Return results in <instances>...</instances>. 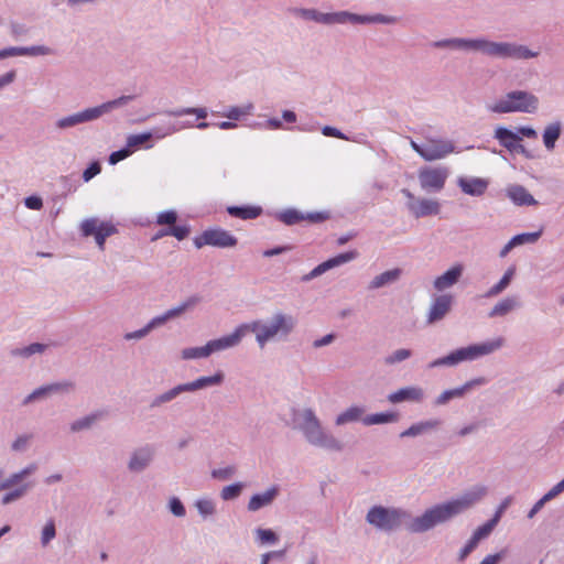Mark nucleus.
Wrapping results in <instances>:
<instances>
[{"instance_id": "1", "label": "nucleus", "mask_w": 564, "mask_h": 564, "mask_svg": "<svg viewBox=\"0 0 564 564\" xmlns=\"http://www.w3.org/2000/svg\"><path fill=\"white\" fill-rule=\"evenodd\" d=\"M486 494L485 488H478L465 494L462 498L427 509L421 517L412 520L409 525L411 532H425L434 525L445 522L456 514L471 507Z\"/></svg>"}, {"instance_id": "2", "label": "nucleus", "mask_w": 564, "mask_h": 564, "mask_svg": "<svg viewBox=\"0 0 564 564\" xmlns=\"http://www.w3.org/2000/svg\"><path fill=\"white\" fill-rule=\"evenodd\" d=\"M451 43L457 47L481 51L497 57L531 58L538 55L523 45L510 43H496L486 40H453Z\"/></svg>"}, {"instance_id": "3", "label": "nucleus", "mask_w": 564, "mask_h": 564, "mask_svg": "<svg viewBox=\"0 0 564 564\" xmlns=\"http://www.w3.org/2000/svg\"><path fill=\"white\" fill-rule=\"evenodd\" d=\"M294 13L301 15L306 20H313L318 23L324 24H334V23H345L350 21L352 23H371V22H380V23H393L395 22L394 18L386 17L382 14L377 15H358L354 13H349L346 11L336 12V13H321L314 9H295Z\"/></svg>"}, {"instance_id": "4", "label": "nucleus", "mask_w": 564, "mask_h": 564, "mask_svg": "<svg viewBox=\"0 0 564 564\" xmlns=\"http://www.w3.org/2000/svg\"><path fill=\"white\" fill-rule=\"evenodd\" d=\"M503 340L498 338L492 341L471 345L468 347L459 348L449 355L435 359L430 364V368L440 366H452L464 360H474L480 356L489 355L502 346Z\"/></svg>"}, {"instance_id": "5", "label": "nucleus", "mask_w": 564, "mask_h": 564, "mask_svg": "<svg viewBox=\"0 0 564 564\" xmlns=\"http://www.w3.org/2000/svg\"><path fill=\"white\" fill-rule=\"evenodd\" d=\"M294 319L292 316L284 314H276L273 316L270 325H264L261 322H252L251 324H243L248 327V332L256 333L257 341L260 347H264L265 343L274 336L288 335L294 327Z\"/></svg>"}, {"instance_id": "6", "label": "nucleus", "mask_w": 564, "mask_h": 564, "mask_svg": "<svg viewBox=\"0 0 564 564\" xmlns=\"http://www.w3.org/2000/svg\"><path fill=\"white\" fill-rule=\"evenodd\" d=\"M538 98L527 91L518 90L509 93L506 98L497 101L490 110L498 113L506 112H533L538 108Z\"/></svg>"}, {"instance_id": "7", "label": "nucleus", "mask_w": 564, "mask_h": 564, "mask_svg": "<svg viewBox=\"0 0 564 564\" xmlns=\"http://www.w3.org/2000/svg\"><path fill=\"white\" fill-rule=\"evenodd\" d=\"M128 99H130V97H120L118 99L105 102L100 106L88 108L78 113L62 118L57 121V127L61 129H65L83 122L98 119L104 113L110 111L115 107L122 105Z\"/></svg>"}, {"instance_id": "8", "label": "nucleus", "mask_w": 564, "mask_h": 564, "mask_svg": "<svg viewBox=\"0 0 564 564\" xmlns=\"http://www.w3.org/2000/svg\"><path fill=\"white\" fill-rule=\"evenodd\" d=\"M304 423H303V431L307 437V440L316 445L330 448V449H339L340 445L337 440H335L333 436H328L324 434L322 431L321 424L311 410H306L303 413Z\"/></svg>"}, {"instance_id": "9", "label": "nucleus", "mask_w": 564, "mask_h": 564, "mask_svg": "<svg viewBox=\"0 0 564 564\" xmlns=\"http://www.w3.org/2000/svg\"><path fill=\"white\" fill-rule=\"evenodd\" d=\"M408 513L399 509H388L383 507H373L367 514V521L378 529L391 531L400 527L402 519Z\"/></svg>"}, {"instance_id": "10", "label": "nucleus", "mask_w": 564, "mask_h": 564, "mask_svg": "<svg viewBox=\"0 0 564 564\" xmlns=\"http://www.w3.org/2000/svg\"><path fill=\"white\" fill-rule=\"evenodd\" d=\"M193 242L197 249H200L205 246L228 248L235 247L237 245V238L225 229L213 228L204 230L199 236L194 238Z\"/></svg>"}, {"instance_id": "11", "label": "nucleus", "mask_w": 564, "mask_h": 564, "mask_svg": "<svg viewBox=\"0 0 564 564\" xmlns=\"http://www.w3.org/2000/svg\"><path fill=\"white\" fill-rule=\"evenodd\" d=\"M80 231L84 237L94 236L99 249L104 250L106 239L117 234V228L110 221H100L97 218H88L82 223Z\"/></svg>"}, {"instance_id": "12", "label": "nucleus", "mask_w": 564, "mask_h": 564, "mask_svg": "<svg viewBox=\"0 0 564 564\" xmlns=\"http://www.w3.org/2000/svg\"><path fill=\"white\" fill-rule=\"evenodd\" d=\"M411 145L425 161H436L454 152L452 142L444 140H427L423 144L412 141Z\"/></svg>"}, {"instance_id": "13", "label": "nucleus", "mask_w": 564, "mask_h": 564, "mask_svg": "<svg viewBox=\"0 0 564 564\" xmlns=\"http://www.w3.org/2000/svg\"><path fill=\"white\" fill-rule=\"evenodd\" d=\"M447 178V170L442 167H425L419 172L420 184L426 191H441Z\"/></svg>"}, {"instance_id": "14", "label": "nucleus", "mask_w": 564, "mask_h": 564, "mask_svg": "<svg viewBox=\"0 0 564 564\" xmlns=\"http://www.w3.org/2000/svg\"><path fill=\"white\" fill-rule=\"evenodd\" d=\"M247 332L248 327L240 325L232 334L208 341L207 345L210 354L238 345Z\"/></svg>"}, {"instance_id": "15", "label": "nucleus", "mask_w": 564, "mask_h": 564, "mask_svg": "<svg viewBox=\"0 0 564 564\" xmlns=\"http://www.w3.org/2000/svg\"><path fill=\"white\" fill-rule=\"evenodd\" d=\"M186 307H187V304H183V305H181L178 307L169 310L164 315L158 316V317L153 318L144 328H142V329L138 330V332H134V333L127 334L126 338L127 339H132V338H141V337H143L154 326L161 325L164 322H166L167 319L181 315L186 310Z\"/></svg>"}, {"instance_id": "16", "label": "nucleus", "mask_w": 564, "mask_h": 564, "mask_svg": "<svg viewBox=\"0 0 564 564\" xmlns=\"http://www.w3.org/2000/svg\"><path fill=\"white\" fill-rule=\"evenodd\" d=\"M452 296L451 295H441L435 299L433 302L427 323L433 324L440 319H442L451 310L452 306Z\"/></svg>"}, {"instance_id": "17", "label": "nucleus", "mask_w": 564, "mask_h": 564, "mask_svg": "<svg viewBox=\"0 0 564 564\" xmlns=\"http://www.w3.org/2000/svg\"><path fill=\"white\" fill-rule=\"evenodd\" d=\"M409 208L416 218L440 213V204L433 199H419L417 202L410 203Z\"/></svg>"}, {"instance_id": "18", "label": "nucleus", "mask_w": 564, "mask_h": 564, "mask_svg": "<svg viewBox=\"0 0 564 564\" xmlns=\"http://www.w3.org/2000/svg\"><path fill=\"white\" fill-rule=\"evenodd\" d=\"M423 399V390L419 387H405L388 395L391 403L403 401L419 402Z\"/></svg>"}, {"instance_id": "19", "label": "nucleus", "mask_w": 564, "mask_h": 564, "mask_svg": "<svg viewBox=\"0 0 564 564\" xmlns=\"http://www.w3.org/2000/svg\"><path fill=\"white\" fill-rule=\"evenodd\" d=\"M485 382H486V380L484 378H479V379H475V380L466 382L460 388L446 390L437 397L435 403L437 405L445 404L454 398L463 397L465 394V392L468 391L469 389H471L474 386L484 384Z\"/></svg>"}, {"instance_id": "20", "label": "nucleus", "mask_w": 564, "mask_h": 564, "mask_svg": "<svg viewBox=\"0 0 564 564\" xmlns=\"http://www.w3.org/2000/svg\"><path fill=\"white\" fill-rule=\"evenodd\" d=\"M355 251H349L345 253H340L332 259H328L327 261L318 264L313 271L310 273V278H315L324 272H326L328 269H332L334 267H337L339 264L346 263L356 257Z\"/></svg>"}, {"instance_id": "21", "label": "nucleus", "mask_w": 564, "mask_h": 564, "mask_svg": "<svg viewBox=\"0 0 564 564\" xmlns=\"http://www.w3.org/2000/svg\"><path fill=\"white\" fill-rule=\"evenodd\" d=\"M463 273V265L456 264L447 270L444 274L440 275L434 281V288L437 291H443L454 285Z\"/></svg>"}, {"instance_id": "22", "label": "nucleus", "mask_w": 564, "mask_h": 564, "mask_svg": "<svg viewBox=\"0 0 564 564\" xmlns=\"http://www.w3.org/2000/svg\"><path fill=\"white\" fill-rule=\"evenodd\" d=\"M462 191L466 194L480 196L488 187V182L482 178H462L459 181Z\"/></svg>"}, {"instance_id": "23", "label": "nucleus", "mask_w": 564, "mask_h": 564, "mask_svg": "<svg viewBox=\"0 0 564 564\" xmlns=\"http://www.w3.org/2000/svg\"><path fill=\"white\" fill-rule=\"evenodd\" d=\"M227 212L232 217L248 220L259 217L262 213V208L260 206H229Z\"/></svg>"}, {"instance_id": "24", "label": "nucleus", "mask_w": 564, "mask_h": 564, "mask_svg": "<svg viewBox=\"0 0 564 564\" xmlns=\"http://www.w3.org/2000/svg\"><path fill=\"white\" fill-rule=\"evenodd\" d=\"M276 494V488H270L263 494L252 496L248 503V509L250 511H257L260 508L270 505L273 501Z\"/></svg>"}, {"instance_id": "25", "label": "nucleus", "mask_w": 564, "mask_h": 564, "mask_svg": "<svg viewBox=\"0 0 564 564\" xmlns=\"http://www.w3.org/2000/svg\"><path fill=\"white\" fill-rule=\"evenodd\" d=\"M191 229L187 225L177 227H165L160 229L152 238L153 241L159 240L166 236L175 237L177 240H184L189 235Z\"/></svg>"}, {"instance_id": "26", "label": "nucleus", "mask_w": 564, "mask_h": 564, "mask_svg": "<svg viewBox=\"0 0 564 564\" xmlns=\"http://www.w3.org/2000/svg\"><path fill=\"white\" fill-rule=\"evenodd\" d=\"M223 380H224V375L221 372H217L214 376L200 377L197 380L189 382V383H185V384H186L187 391H195V390H199L205 387H208V386L220 384L223 382Z\"/></svg>"}, {"instance_id": "27", "label": "nucleus", "mask_w": 564, "mask_h": 564, "mask_svg": "<svg viewBox=\"0 0 564 564\" xmlns=\"http://www.w3.org/2000/svg\"><path fill=\"white\" fill-rule=\"evenodd\" d=\"M509 197L518 205H533L535 199L533 196L522 186H512L508 191Z\"/></svg>"}, {"instance_id": "28", "label": "nucleus", "mask_w": 564, "mask_h": 564, "mask_svg": "<svg viewBox=\"0 0 564 564\" xmlns=\"http://www.w3.org/2000/svg\"><path fill=\"white\" fill-rule=\"evenodd\" d=\"M440 424H441V422L438 420H430V421L413 424L408 430H405L401 433V437L416 436L426 431L436 429Z\"/></svg>"}, {"instance_id": "29", "label": "nucleus", "mask_w": 564, "mask_h": 564, "mask_svg": "<svg viewBox=\"0 0 564 564\" xmlns=\"http://www.w3.org/2000/svg\"><path fill=\"white\" fill-rule=\"evenodd\" d=\"M151 456L152 454L149 449L142 448L137 451L130 459L129 468L133 471L143 469L151 460Z\"/></svg>"}, {"instance_id": "30", "label": "nucleus", "mask_w": 564, "mask_h": 564, "mask_svg": "<svg viewBox=\"0 0 564 564\" xmlns=\"http://www.w3.org/2000/svg\"><path fill=\"white\" fill-rule=\"evenodd\" d=\"M518 306L516 297H506L499 301L490 311L489 316H505Z\"/></svg>"}, {"instance_id": "31", "label": "nucleus", "mask_w": 564, "mask_h": 564, "mask_svg": "<svg viewBox=\"0 0 564 564\" xmlns=\"http://www.w3.org/2000/svg\"><path fill=\"white\" fill-rule=\"evenodd\" d=\"M401 274L400 269H393L386 271L379 275H377L371 282L369 288L370 289H379L382 288L386 284L392 283L399 279Z\"/></svg>"}, {"instance_id": "32", "label": "nucleus", "mask_w": 564, "mask_h": 564, "mask_svg": "<svg viewBox=\"0 0 564 564\" xmlns=\"http://www.w3.org/2000/svg\"><path fill=\"white\" fill-rule=\"evenodd\" d=\"M495 137L505 148L509 150L514 149L517 143L520 141V138L516 133L506 128H498L496 130Z\"/></svg>"}, {"instance_id": "33", "label": "nucleus", "mask_w": 564, "mask_h": 564, "mask_svg": "<svg viewBox=\"0 0 564 564\" xmlns=\"http://www.w3.org/2000/svg\"><path fill=\"white\" fill-rule=\"evenodd\" d=\"M50 50L44 46H36L31 48H18V47H11L7 50L0 51V58H6L8 56L13 55H24V54H47Z\"/></svg>"}, {"instance_id": "34", "label": "nucleus", "mask_w": 564, "mask_h": 564, "mask_svg": "<svg viewBox=\"0 0 564 564\" xmlns=\"http://www.w3.org/2000/svg\"><path fill=\"white\" fill-rule=\"evenodd\" d=\"M561 134V126L560 123H552L549 124L543 133V142L546 149L553 150L555 147L556 140L560 138Z\"/></svg>"}, {"instance_id": "35", "label": "nucleus", "mask_w": 564, "mask_h": 564, "mask_svg": "<svg viewBox=\"0 0 564 564\" xmlns=\"http://www.w3.org/2000/svg\"><path fill=\"white\" fill-rule=\"evenodd\" d=\"M499 519H500V513L497 512L491 520H489L485 524L480 525L474 532V534L471 535V539L475 540L477 543H479L482 539H486L491 533V531L498 523Z\"/></svg>"}, {"instance_id": "36", "label": "nucleus", "mask_w": 564, "mask_h": 564, "mask_svg": "<svg viewBox=\"0 0 564 564\" xmlns=\"http://www.w3.org/2000/svg\"><path fill=\"white\" fill-rule=\"evenodd\" d=\"M364 410L359 406H351L340 413L336 419L337 425H343L349 422L357 421L361 417Z\"/></svg>"}, {"instance_id": "37", "label": "nucleus", "mask_w": 564, "mask_h": 564, "mask_svg": "<svg viewBox=\"0 0 564 564\" xmlns=\"http://www.w3.org/2000/svg\"><path fill=\"white\" fill-rule=\"evenodd\" d=\"M398 420L395 413H377L371 414L362 419L366 425L382 424L388 422H394Z\"/></svg>"}, {"instance_id": "38", "label": "nucleus", "mask_w": 564, "mask_h": 564, "mask_svg": "<svg viewBox=\"0 0 564 564\" xmlns=\"http://www.w3.org/2000/svg\"><path fill=\"white\" fill-rule=\"evenodd\" d=\"M177 213L175 210H164L158 214L156 224L159 226L177 227Z\"/></svg>"}, {"instance_id": "39", "label": "nucleus", "mask_w": 564, "mask_h": 564, "mask_svg": "<svg viewBox=\"0 0 564 564\" xmlns=\"http://www.w3.org/2000/svg\"><path fill=\"white\" fill-rule=\"evenodd\" d=\"M209 355H210V349L208 348L207 344L203 347L186 348L182 351L183 359L202 358V357H208Z\"/></svg>"}, {"instance_id": "40", "label": "nucleus", "mask_w": 564, "mask_h": 564, "mask_svg": "<svg viewBox=\"0 0 564 564\" xmlns=\"http://www.w3.org/2000/svg\"><path fill=\"white\" fill-rule=\"evenodd\" d=\"M70 387V384L68 383H55V384H50V386H46V387H43V388H40L37 390H35L33 393H31L25 402H29L35 398H39L41 395H44L46 394L47 392H52V391H58V390H63V389H68Z\"/></svg>"}, {"instance_id": "41", "label": "nucleus", "mask_w": 564, "mask_h": 564, "mask_svg": "<svg viewBox=\"0 0 564 564\" xmlns=\"http://www.w3.org/2000/svg\"><path fill=\"white\" fill-rule=\"evenodd\" d=\"M184 391H187V388H186V384H180L173 389H171L170 391L161 394L153 403V405H158L160 403H164V402H169L171 401L172 399H174L177 394H180L181 392H184Z\"/></svg>"}, {"instance_id": "42", "label": "nucleus", "mask_w": 564, "mask_h": 564, "mask_svg": "<svg viewBox=\"0 0 564 564\" xmlns=\"http://www.w3.org/2000/svg\"><path fill=\"white\" fill-rule=\"evenodd\" d=\"M305 216L294 209H288L280 215V219L286 225H294L304 220Z\"/></svg>"}, {"instance_id": "43", "label": "nucleus", "mask_w": 564, "mask_h": 564, "mask_svg": "<svg viewBox=\"0 0 564 564\" xmlns=\"http://www.w3.org/2000/svg\"><path fill=\"white\" fill-rule=\"evenodd\" d=\"M541 234V230L536 232L520 234L512 237V240L513 243H516V246H520L523 243H533L540 238Z\"/></svg>"}, {"instance_id": "44", "label": "nucleus", "mask_w": 564, "mask_h": 564, "mask_svg": "<svg viewBox=\"0 0 564 564\" xmlns=\"http://www.w3.org/2000/svg\"><path fill=\"white\" fill-rule=\"evenodd\" d=\"M241 489H242L241 484H232V485L224 487L220 496L224 500H231V499L237 498L240 495Z\"/></svg>"}, {"instance_id": "45", "label": "nucleus", "mask_w": 564, "mask_h": 564, "mask_svg": "<svg viewBox=\"0 0 564 564\" xmlns=\"http://www.w3.org/2000/svg\"><path fill=\"white\" fill-rule=\"evenodd\" d=\"M99 417H100L99 413L90 414V415H88V416H86V417H84L82 420L75 421L72 424L70 429L74 432L80 431L83 429H87Z\"/></svg>"}, {"instance_id": "46", "label": "nucleus", "mask_w": 564, "mask_h": 564, "mask_svg": "<svg viewBox=\"0 0 564 564\" xmlns=\"http://www.w3.org/2000/svg\"><path fill=\"white\" fill-rule=\"evenodd\" d=\"M411 356V350L409 349H398L390 356L386 358L387 365H393L397 362H401L405 359H408Z\"/></svg>"}, {"instance_id": "47", "label": "nucleus", "mask_w": 564, "mask_h": 564, "mask_svg": "<svg viewBox=\"0 0 564 564\" xmlns=\"http://www.w3.org/2000/svg\"><path fill=\"white\" fill-rule=\"evenodd\" d=\"M151 139V133L132 134L128 138L127 144L129 148H135L148 142Z\"/></svg>"}, {"instance_id": "48", "label": "nucleus", "mask_w": 564, "mask_h": 564, "mask_svg": "<svg viewBox=\"0 0 564 564\" xmlns=\"http://www.w3.org/2000/svg\"><path fill=\"white\" fill-rule=\"evenodd\" d=\"M55 536V524L51 520L48 521L42 531V544L46 545Z\"/></svg>"}, {"instance_id": "49", "label": "nucleus", "mask_w": 564, "mask_h": 564, "mask_svg": "<svg viewBox=\"0 0 564 564\" xmlns=\"http://www.w3.org/2000/svg\"><path fill=\"white\" fill-rule=\"evenodd\" d=\"M257 534L261 543H275L278 541L275 533L268 529H259Z\"/></svg>"}, {"instance_id": "50", "label": "nucleus", "mask_w": 564, "mask_h": 564, "mask_svg": "<svg viewBox=\"0 0 564 564\" xmlns=\"http://www.w3.org/2000/svg\"><path fill=\"white\" fill-rule=\"evenodd\" d=\"M196 507L198 511L204 516L212 514L215 510L213 501L207 499L198 500L196 502Z\"/></svg>"}, {"instance_id": "51", "label": "nucleus", "mask_w": 564, "mask_h": 564, "mask_svg": "<svg viewBox=\"0 0 564 564\" xmlns=\"http://www.w3.org/2000/svg\"><path fill=\"white\" fill-rule=\"evenodd\" d=\"M101 171L100 164L98 162L91 163L83 173V178L85 182L90 181Z\"/></svg>"}, {"instance_id": "52", "label": "nucleus", "mask_w": 564, "mask_h": 564, "mask_svg": "<svg viewBox=\"0 0 564 564\" xmlns=\"http://www.w3.org/2000/svg\"><path fill=\"white\" fill-rule=\"evenodd\" d=\"M26 489H28V485H24L14 491L8 492L7 495L3 496L2 503L7 505V503L20 498L21 496H23V494L26 491Z\"/></svg>"}, {"instance_id": "53", "label": "nucleus", "mask_w": 564, "mask_h": 564, "mask_svg": "<svg viewBox=\"0 0 564 564\" xmlns=\"http://www.w3.org/2000/svg\"><path fill=\"white\" fill-rule=\"evenodd\" d=\"M175 116H183V115H191V113H194L197 116V118H200V119H204L206 118L207 116V112L205 109L203 108H186V109H181V110H177L175 112H173Z\"/></svg>"}, {"instance_id": "54", "label": "nucleus", "mask_w": 564, "mask_h": 564, "mask_svg": "<svg viewBox=\"0 0 564 564\" xmlns=\"http://www.w3.org/2000/svg\"><path fill=\"white\" fill-rule=\"evenodd\" d=\"M131 154L130 149H122L119 151H115L109 156V163L110 164H117L118 162L124 160Z\"/></svg>"}, {"instance_id": "55", "label": "nucleus", "mask_w": 564, "mask_h": 564, "mask_svg": "<svg viewBox=\"0 0 564 564\" xmlns=\"http://www.w3.org/2000/svg\"><path fill=\"white\" fill-rule=\"evenodd\" d=\"M170 508H171V511L173 512V514H175L177 517H183L185 514V508H184L183 503L177 498H173L170 501Z\"/></svg>"}, {"instance_id": "56", "label": "nucleus", "mask_w": 564, "mask_h": 564, "mask_svg": "<svg viewBox=\"0 0 564 564\" xmlns=\"http://www.w3.org/2000/svg\"><path fill=\"white\" fill-rule=\"evenodd\" d=\"M44 349V345L42 344H32L21 350H17V352L19 355H22V356H30V355H33L35 352H41L42 350Z\"/></svg>"}, {"instance_id": "57", "label": "nucleus", "mask_w": 564, "mask_h": 564, "mask_svg": "<svg viewBox=\"0 0 564 564\" xmlns=\"http://www.w3.org/2000/svg\"><path fill=\"white\" fill-rule=\"evenodd\" d=\"M24 204L28 208L34 209V210H39L43 206L42 199L37 196L26 197Z\"/></svg>"}, {"instance_id": "58", "label": "nucleus", "mask_w": 564, "mask_h": 564, "mask_svg": "<svg viewBox=\"0 0 564 564\" xmlns=\"http://www.w3.org/2000/svg\"><path fill=\"white\" fill-rule=\"evenodd\" d=\"M477 545L478 543L470 538L466 545L462 549L459 560L464 561L469 555V553L476 549Z\"/></svg>"}, {"instance_id": "59", "label": "nucleus", "mask_w": 564, "mask_h": 564, "mask_svg": "<svg viewBox=\"0 0 564 564\" xmlns=\"http://www.w3.org/2000/svg\"><path fill=\"white\" fill-rule=\"evenodd\" d=\"M564 491V479H562L558 484H556L547 494L543 497L549 501L556 497L558 494Z\"/></svg>"}, {"instance_id": "60", "label": "nucleus", "mask_w": 564, "mask_h": 564, "mask_svg": "<svg viewBox=\"0 0 564 564\" xmlns=\"http://www.w3.org/2000/svg\"><path fill=\"white\" fill-rule=\"evenodd\" d=\"M514 274V268H510L506 271L503 276L498 282L499 286L502 288V290H506L508 285L510 284L512 276Z\"/></svg>"}, {"instance_id": "61", "label": "nucleus", "mask_w": 564, "mask_h": 564, "mask_svg": "<svg viewBox=\"0 0 564 564\" xmlns=\"http://www.w3.org/2000/svg\"><path fill=\"white\" fill-rule=\"evenodd\" d=\"M248 111L246 109L239 108V107H232L229 109V111L226 113V116L231 120H238L240 117L247 115Z\"/></svg>"}, {"instance_id": "62", "label": "nucleus", "mask_w": 564, "mask_h": 564, "mask_svg": "<svg viewBox=\"0 0 564 564\" xmlns=\"http://www.w3.org/2000/svg\"><path fill=\"white\" fill-rule=\"evenodd\" d=\"M322 132L326 137H334V138H338V139H346L344 137V134L338 129L329 127V126L324 127Z\"/></svg>"}, {"instance_id": "63", "label": "nucleus", "mask_w": 564, "mask_h": 564, "mask_svg": "<svg viewBox=\"0 0 564 564\" xmlns=\"http://www.w3.org/2000/svg\"><path fill=\"white\" fill-rule=\"evenodd\" d=\"M232 474H234V468H231V467L225 468V469L213 470V477L214 478L226 479L229 476H231Z\"/></svg>"}, {"instance_id": "64", "label": "nucleus", "mask_w": 564, "mask_h": 564, "mask_svg": "<svg viewBox=\"0 0 564 564\" xmlns=\"http://www.w3.org/2000/svg\"><path fill=\"white\" fill-rule=\"evenodd\" d=\"M502 555L500 553L489 554L487 555L481 563L482 564H497L501 560Z\"/></svg>"}]
</instances>
